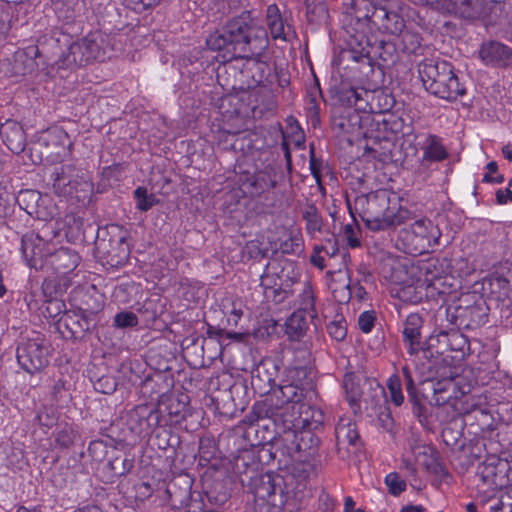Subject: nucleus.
Here are the masks:
<instances>
[{
    "label": "nucleus",
    "instance_id": "338daca9",
    "mask_svg": "<svg viewBox=\"0 0 512 512\" xmlns=\"http://www.w3.org/2000/svg\"><path fill=\"white\" fill-rule=\"evenodd\" d=\"M370 95V92L365 89H356L355 88V104L354 106L357 109H366V105L368 104L366 99Z\"/></svg>",
    "mask_w": 512,
    "mask_h": 512
},
{
    "label": "nucleus",
    "instance_id": "393cba45",
    "mask_svg": "<svg viewBox=\"0 0 512 512\" xmlns=\"http://www.w3.org/2000/svg\"><path fill=\"white\" fill-rule=\"evenodd\" d=\"M91 316L92 314H87L84 311H69L64 313L60 321H63L64 326L70 331L73 337L81 338L94 327Z\"/></svg>",
    "mask_w": 512,
    "mask_h": 512
},
{
    "label": "nucleus",
    "instance_id": "a19ab883",
    "mask_svg": "<svg viewBox=\"0 0 512 512\" xmlns=\"http://www.w3.org/2000/svg\"><path fill=\"white\" fill-rule=\"evenodd\" d=\"M397 296L404 302L419 303L423 298L422 285H404L397 291Z\"/></svg>",
    "mask_w": 512,
    "mask_h": 512
},
{
    "label": "nucleus",
    "instance_id": "aec40b11",
    "mask_svg": "<svg viewBox=\"0 0 512 512\" xmlns=\"http://www.w3.org/2000/svg\"><path fill=\"white\" fill-rule=\"evenodd\" d=\"M47 200H49L47 196H42L40 192L32 189L21 190L16 198L21 209L28 215L41 220H46L51 216L46 211L45 202Z\"/></svg>",
    "mask_w": 512,
    "mask_h": 512
},
{
    "label": "nucleus",
    "instance_id": "9d476101",
    "mask_svg": "<svg viewBox=\"0 0 512 512\" xmlns=\"http://www.w3.org/2000/svg\"><path fill=\"white\" fill-rule=\"evenodd\" d=\"M97 256L111 267H119L128 260L130 249L125 234L117 227L98 235L95 241Z\"/></svg>",
    "mask_w": 512,
    "mask_h": 512
},
{
    "label": "nucleus",
    "instance_id": "f257e3e1",
    "mask_svg": "<svg viewBox=\"0 0 512 512\" xmlns=\"http://www.w3.org/2000/svg\"><path fill=\"white\" fill-rule=\"evenodd\" d=\"M206 44L209 49L220 52L221 62L234 59L260 60L269 46L267 30L250 11L231 18L218 31L211 34Z\"/></svg>",
    "mask_w": 512,
    "mask_h": 512
},
{
    "label": "nucleus",
    "instance_id": "2f4dec72",
    "mask_svg": "<svg viewBox=\"0 0 512 512\" xmlns=\"http://www.w3.org/2000/svg\"><path fill=\"white\" fill-rule=\"evenodd\" d=\"M422 150L424 161L440 162L448 157L446 148L441 143L440 138L435 135H429L426 138Z\"/></svg>",
    "mask_w": 512,
    "mask_h": 512
},
{
    "label": "nucleus",
    "instance_id": "4be33fe9",
    "mask_svg": "<svg viewBox=\"0 0 512 512\" xmlns=\"http://www.w3.org/2000/svg\"><path fill=\"white\" fill-rule=\"evenodd\" d=\"M0 136L10 151L19 154L25 149L26 134L22 126L14 121L7 120L0 126Z\"/></svg>",
    "mask_w": 512,
    "mask_h": 512
},
{
    "label": "nucleus",
    "instance_id": "bf43d9fd",
    "mask_svg": "<svg viewBox=\"0 0 512 512\" xmlns=\"http://www.w3.org/2000/svg\"><path fill=\"white\" fill-rule=\"evenodd\" d=\"M48 305L46 307V312L49 317H57L59 314H61L65 308V304L63 301L58 299H48L47 300Z\"/></svg>",
    "mask_w": 512,
    "mask_h": 512
},
{
    "label": "nucleus",
    "instance_id": "39448f33",
    "mask_svg": "<svg viewBox=\"0 0 512 512\" xmlns=\"http://www.w3.org/2000/svg\"><path fill=\"white\" fill-rule=\"evenodd\" d=\"M418 73L426 91L441 99L455 101L466 94L453 65L441 59H425L418 65Z\"/></svg>",
    "mask_w": 512,
    "mask_h": 512
},
{
    "label": "nucleus",
    "instance_id": "58836bf2",
    "mask_svg": "<svg viewBox=\"0 0 512 512\" xmlns=\"http://www.w3.org/2000/svg\"><path fill=\"white\" fill-rule=\"evenodd\" d=\"M134 198L136 199V208L142 212L148 211L159 202L154 194H148L147 189L142 186L134 190Z\"/></svg>",
    "mask_w": 512,
    "mask_h": 512
},
{
    "label": "nucleus",
    "instance_id": "a211bd4d",
    "mask_svg": "<svg viewBox=\"0 0 512 512\" xmlns=\"http://www.w3.org/2000/svg\"><path fill=\"white\" fill-rule=\"evenodd\" d=\"M279 269L280 265L278 263H268L260 279L265 297L272 299L276 303H281L288 296V291L282 287L283 283L278 273Z\"/></svg>",
    "mask_w": 512,
    "mask_h": 512
},
{
    "label": "nucleus",
    "instance_id": "8fccbe9b",
    "mask_svg": "<svg viewBox=\"0 0 512 512\" xmlns=\"http://www.w3.org/2000/svg\"><path fill=\"white\" fill-rule=\"evenodd\" d=\"M108 466L114 475L122 476L127 474L131 470L133 464L131 460L127 458L115 457L114 459L108 462Z\"/></svg>",
    "mask_w": 512,
    "mask_h": 512
},
{
    "label": "nucleus",
    "instance_id": "f3484780",
    "mask_svg": "<svg viewBox=\"0 0 512 512\" xmlns=\"http://www.w3.org/2000/svg\"><path fill=\"white\" fill-rule=\"evenodd\" d=\"M423 391H432V396L423 394V397L430 405L443 406L448 404L452 399L457 398V384L453 379L442 380H425L423 383Z\"/></svg>",
    "mask_w": 512,
    "mask_h": 512
},
{
    "label": "nucleus",
    "instance_id": "774afa93",
    "mask_svg": "<svg viewBox=\"0 0 512 512\" xmlns=\"http://www.w3.org/2000/svg\"><path fill=\"white\" fill-rule=\"evenodd\" d=\"M499 512H512V496L504 495L500 498L499 504L496 507Z\"/></svg>",
    "mask_w": 512,
    "mask_h": 512
},
{
    "label": "nucleus",
    "instance_id": "f03ea898",
    "mask_svg": "<svg viewBox=\"0 0 512 512\" xmlns=\"http://www.w3.org/2000/svg\"><path fill=\"white\" fill-rule=\"evenodd\" d=\"M354 208L372 231H389L414 219V213L400 204L392 191L378 189L354 199Z\"/></svg>",
    "mask_w": 512,
    "mask_h": 512
},
{
    "label": "nucleus",
    "instance_id": "e2e57ef3",
    "mask_svg": "<svg viewBox=\"0 0 512 512\" xmlns=\"http://www.w3.org/2000/svg\"><path fill=\"white\" fill-rule=\"evenodd\" d=\"M309 165H310L311 174L319 182L321 179L320 170H321L322 162H321V160H319L315 157L313 147L310 148Z\"/></svg>",
    "mask_w": 512,
    "mask_h": 512
},
{
    "label": "nucleus",
    "instance_id": "a18cd8bd",
    "mask_svg": "<svg viewBox=\"0 0 512 512\" xmlns=\"http://www.w3.org/2000/svg\"><path fill=\"white\" fill-rule=\"evenodd\" d=\"M110 447L103 440H94L91 441L88 447V454L95 462H102L108 452Z\"/></svg>",
    "mask_w": 512,
    "mask_h": 512
},
{
    "label": "nucleus",
    "instance_id": "cd10ccee",
    "mask_svg": "<svg viewBox=\"0 0 512 512\" xmlns=\"http://www.w3.org/2000/svg\"><path fill=\"white\" fill-rule=\"evenodd\" d=\"M271 368L273 372H270V369L266 363H260L252 371V387L256 390H259V392L262 394H266L269 393L270 391L275 390V379L273 375L276 369L274 365H271Z\"/></svg>",
    "mask_w": 512,
    "mask_h": 512
},
{
    "label": "nucleus",
    "instance_id": "3c124183",
    "mask_svg": "<svg viewBox=\"0 0 512 512\" xmlns=\"http://www.w3.org/2000/svg\"><path fill=\"white\" fill-rule=\"evenodd\" d=\"M138 324V317L130 311L119 312L114 317V326L117 328L134 327Z\"/></svg>",
    "mask_w": 512,
    "mask_h": 512
},
{
    "label": "nucleus",
    "instance_id": "c03bdc74",
    "mask_svg": "<svg viewBox=\"0 0 512 512\" xmlns=\"http://www.w3.org/2000/svg\"><path fill=\"white\" fill-rule=\"evenodd\" d=\"M387 388L390 393L391 401L400 406L404 402V395L401 389V380L397 375L391 376L387 381Z\"/></svg>",
    "mask_w": 512,
    "mask_h": 512
},
{
    "label": "nucleus",
    "instance_id": "c9c22d12",
    "mask_svg": "<svg viewBox=\"0 0 512 512\" xmlns=\"http://www.w3.org/2000/svg\"><path fill=\"white\" fill-rule=\"evenodd\" d=\"M70 286L67 277L55 274L48 276L42 283V291L45 297L54 299V296L62 294Z\"/></svg>",
    "mask_w": 512,
    "mask_h": 512
},
{
    "label": "nucleus",
    "instance_id": "6ab92c4d",
    "mask_svg": "<svg viewBox=\"0 0 512 512\" xmlns=\"http://www.w3.org/2000/svg\"><path fill=\"white\" fill-rule=\"evenodd\" d=\"M479 56L486 65L501 68L512 65V49L498 41L483 43Z\"/></svg>",
    "mask_w": 512,
    "mask_h": 512
},
{
    "label": "nucleus",
    "instance_id": "b1692460",
    "mask_svg": "<svg viewBox=\"0 0 512 512\" xmlns=\"http://www.w3.org/2000/svg\"><path fill=\"white\" fill-rule=\"evenodd\" d=\"M266 24L273 39L287 40V35L292 31L287 17L282 15L276 4L267 7Z\"/></svg>",
    "mask_w": 512,
    "mask_h": 512
},
{
    "label": "nucleus",
    "instance_id": "c85d7f7f",
    "mask_svg": "<svg viewBox=\"0 0 512 512\" xmlns=\"http://www.w3.org/2000/svg\"><path fill=\"white\" fill-rule=\"evenodd\" d=\"M343 388L350 406L354 410L360 409V400L364 393V378H360L353 372L346 373L343 379Z\"/></svg>",
    "mask_w": 512,
    "mask_h": 512
},
{
    "label": "nucleus",
    "instance_id": "5fc2aeb1",
    "mask_svg": "<svg viewBox=\"0 0 512 512\" xmlns=\"http://www.w3.org/2000/svg\"><path fill=\"white\" fill-rule=\"evenodd\" d=\"M161 1L162 0H123L127 7L137 12L153 8L159 5Z\"/></svg>",
    "mask_w": 512,
    "mask_h": 512
},
{
    "label": "nucleus",
    "instance_id": "c756f323",
    "mask_svg": "<svg viewBox=\"0 0 512 512\" xmlns=\"http://www.w3.org/2000/svg\"><path fill=\"white\" fill-rule=\"evenodd\" d=\"M333 128L342 133L353 134L361 128V116L357 109L344 108L333 119Z\"/></svg>",
    "mask_w": 512,
    "mask_h": 512
},
{
    "label": "nucleus",
    "instance_id": "6e6552de",
    "mask_svg": "<svg viewBox=\"0 0 512 512\" xmlns=\"http://www.w3.org/2000/svg\"><path fill=\"white\" fill-rule=\"evenodd\" d=\"M412 221L408 228L400 232V238L409 254L421 255L439 244L441 231L430 219L426 217L416 219L414 214Z\"/></svg>",
    "mask_w": 512,
    "mask_h": 512
},
{
    "label": "nucleus",
    "instance_id": "603ef678",
    "mask_svg": "<svg viewBox=\"0 0 512 512\" xmlns=\"http://www.w3.org/2000/svg\"><path fill=\"white\" fill-rule=\"evenodd\" d=\"M96 391L103 394H112L117 388V381L113 376L104 375L94 383Z\"/></svg>",
    "mask_w": 512,
    "mask_h": 512
},
{
    "label": "nucleus",
    "instance_id": "72a5a7b5",
    "mask_svg": "<svg viewBox=\"0 0 512 512\" xmlns=\"http://www.w3.org/2000/svg\"><path fill=\"white\" fill-rule=\"evenodd\" d=\"M71 166L56 167L51 175L53 188L58 194L72 193Z\"/></svg>",
    "mask_w": 512,
    "mask_h": 512
},
{
    "label": "nucleus",
    "instance_id": "473e14b6",
    "mask_svg": "<svg viewBox=\"0 0 512 512\" xmlns=\"http://www.w3.org/2000/svg\"><path fill=\"white\" fill-rule=\"evenodd\" d=\"M289 382L305 388L309 395L313 394V373L306 366H294L288 370Z\"/></svg>",
    "mask_w": 512,
    "mask_h": 512
},
{
    "label": "nucleus",
    "instance_id": "7ed1b4c3",
    "mask_svg": "<svg viewBox=\"0 0 512 512\" xmlns=\"http://www.w3.org/2000/svg\"><path fill=\"white\" fill-rule=\"evenodd\" d=\"M103 37L99 32L72 41L67 34H53L42 48L57 58L59 68L81 67L104 57Z\"/></svg>",
    "mask_w": 512,
    "mask_h": 512
},
{
    "label": "nucleus",
    "instance_id": "37998d69",
    "mask_svg": "<svg viewBox=\"0 0 512 512\" xmlns=\"http://www.w3.org/2000/svg\"><path fill=\"white\" fill-rule=\"evenodd\" d=\"M505 12V3L501 1L485 0V13L482 18H487L490 23H496L499 18L503 16Z\"/></svg>",
    "mask_w": 512,
    "mask_h": 512
},
{
    "label": "nucleus",
    "instance_id": "69168bd1",
    "mask_svg": "<svg viewBox=\"0 0 512 512\" xmlns=\"http://www.w3.org/2000/svg\"><path fill=\"white\" fill-rule=\"evenodd\" d=\"M315 87H312L308 93L309 102L311 104L310 110H313L314 112L318 111V104H317V96H322V91L320 89V84L317 79H315Z\"/></svg>",
    "mask_w": 512,
    "mask_h": 512
},
{
    "label": "nucleus",
    "instance_id": "1a4fd4ad",
    "mask_svg": "<svg viewBox=\"0 0 512 512\" xmlns=\"http://www.w3.org/2000/svg\"><path fill=\"white\" fill-rule=\"evenodd\" d=\"M50 346L45 336L38 332L22 337L16 349L18 364L26 372L33 374L49 364Z\"/></svg>",
    "mask_w": 512,
    "mask_h": 512
},
{
    "label": "nucleus",
    "instance_id": "ddd939ff",
    "mask_svg": "<svg viewBox=\"0 0 512 512\" xmlns=\"http://www.w3.org/2000/svg\"><path fill=\"white\" fill-rule=\"evenodd\" d=\"M161 418L158 408L145 404L138 405L129 412L128 425L136 435L147 437L160 425Z\"/></svg>",
    "mask_w": 512,
    "mask_h": 512
},
{
    "label": "nucleus",
    "instance_id": "49530a36",
    "mask_svg": "<svg viewBox=\"0 0 512 512\" xmlns=\"http://www.w3.org/2000/svg\"><path fill=\"white\" fill-rule=\"evenodd\" d=\"M385 484L388 487L390 494L398 496L406 490V482L396 472L389 473L385 477Z\"/></svg>",
    "mask_w": 512,
    "mask_h": 512
},
{
    "label": "nucleus",
    "instance_id": "4468645a",
    "mask_svg": "<svg viewBox=\"0 0 512 512\" xmlns=\"http://www.w3.org/2000/svg\"><path fill=\"white\" fill-rule=\"evenodd\" d=\"M336 447L341 458L360 446V436L356 423L350 418H340L335 427Z\"/></svg>",
    "mask_w": 512,
    "mask_h": 512
},
{
    "label": "nucleus",
    "instance_id": "9b49d317",
    "mask_svg": "<svg viewBox=\"0 0 512 512\" xmlns=\"http://www.w3.org/2000/svg\"><path fill=\"white\" fill-rule=\"evenodd\" d=\"M476 474L491 490L506 488L512 485V456L502 458L490 455L478 465Z\"/></svg>",
    "mask_w": 512,
    "mask_h": 512
},
{
    "label": "nucleus",
    "instance_id": "a878e982",
    "mask_svg": "<svg viewBox=\"0 0 512 512\" xmlns=\"http://www.w3.org/2000/svg\"><path fill=\"white\" fill-rule=\"evenodd\" d=\"M423 319L418 313H411L406 317L403 328L404 341L409 344L408 352L417 354L420 349L421 328Z\"/></svg>",
    "mask_w": 512,
    "mask_h": 512
},
{
    "label": "nucleus",
    "instance_id": "e433bc0d",
    "mask_svg": "<svg viewBox=\"0 0 512 512\" xmlns=\"http://www.w3.org/2000/svg\"><path fill=\"white\" fill-rule=\"evenodd\" d=\"M302 218L306 222V232L314 235L320 232L322 228V217L317 207L312 203H307L301 210Z\"/></svg>",
    "mask_w": 512,
    "mask_h": 512
},
{
    "label": "nucleus",
    "instance_id": "bb28decb",
    "mask_svg": "<svg viewBox=\"0 0 512 512\" xmlns=\"http://www.w3.org/2000/svg\"><path fill=\"white\" fill-rule=\"evenodd\" d=\"M385 395L384 388L375 379L364 378V393L361 396L360 405L363 403L366 410L376 411L380 408Z\"/></svg>",
    "mask_w": 512,
    "mask_h": 512
},
{
    "label": "nucleus",
    "instance_id": "20e7f679",
    "mask_svg": "<svg viewBox=\"0 0 512 512\" xmlns=\"http://www.w3.org/2000/svg\"><path fill=\"white\" fill-rule=\"evenodd\" d=\"M295 479L291 475L283 476L274 472L256 473L249 477L248 492L255 499L279 508L281 512H300L302 503L292 493Z\"/></svg>",
    "mask_w": 512,
    "mask_h": 512
},
{
    "label": "nucleus",
    "instance_id": "864d4df0",
    "mask_svg": "<svg viewBox=\"0 0 512 512\" xmlns=\"http://www.w3.org/2000/svg\"><path fill=\"white\" fill-rule=\"evenodd\" d=\"M327 331L333 339L342 341L347 335L346 321L344 319L331 321L327 325Z\"/></svg>",
    "mask_w": 512,
    "mask_h": 512
},
{
    "label": "nucleus",
    "instance_id": "2eb2a0df",
    "mask_svg": "<svg viewBox=\"0 0 512 512\" xmlns=\"http://www.w3.org/2000/svg\"><path fill=\"white\" fill-rule=\"evenodd\" d=\"M80 262L78 253L70 248L61 247L50 253L44 260L45 268L54 274L65 276L75 270Z\"/></svg>",
    "mask_w": 512,
    "mask_h": 512
},
{
    "label": "nucleus",
    "instance_id": "4c0bfd02",
    "mask_svg": "<svg viewBox=\"0 0 512 512\" xmlns=\"http://www.w3.org/2000/svg\"><path fill=\"white\" fill-rule=\"evenodd\" d=\"M423 394H426L423 390L421 394L418 391L408 394L409 401L412 404V412L421 423L426 421L430 415L425 404L428 401L423 397Z\"/></svg>",
    "mask_w": 512,
    "mask_h": 512
},
{
    "label": "nucleus",
    "instance_id": "423d86ee",
    "mask_svg": "<svg viewBox=\"0 0 512 512\" xmlns=\"http://www.w3.org/2000/svg\"><path fill=\"white\" fill-rule=\"evenodd\" d=\"M311 397L305 392V388L291 382L283 384L273 390L270 398L257 403L253 407L258 419H271L275 426H278L284 418L294 412L304 399Z\"/></svg>",
    "mask_w": 512,
    "mask_h": 512
},
{
    "label": "nucleus",
    "instance_id": "0eeeda50",
    "mask_svg": "<svg viewBox=\"0 0 512 512\" xmlns=\"http://www.w3.org/2000/svg\"><path fill=\"white\" fill-rule=\"evenodd\" d=\"M278 438H274L272 447L276 450L273 452L271 449L261 448L260 453L268 455V460L277 457L278 450H281L282 455L292 457L295 453L304 452L308 456H312L320 443V438L316 435V431L288 428L282 425L275 426Z\"/></svg>",
    "mask_w": 512,
    "mask_h": 512
},
{
    "label": "nucleus",
    "instance_id": "f704fd0d",
    "mask_svg": "<svg viewBox=\"0 0 512 512\" xmlns=\"http://www.w3.org/2000/svg\"><path fill=\"white\" fill-rule=\"evenodd\" d=\"M250 185L254 188L253 193L261 194L266 190L275 188L277 185L276 174L272 168H266L256 173L250 180Z\"/></svg>",
    "mask_w": 512,
    "mask_h": 512
},
{
    "label": "nucleus",
    "instance_id": "dca6fc26",
    "mask_svg": "<svg viewBox=\"0 0 512 512\" xmlns=\"http://www.w3.org/2000/svg\"><path fill=\"white\" fill-rule=\"evenodd\" d=\"M46 241L38 234H25L21 241V252L31 268L44 269V260L50 253L45 246Z\"/></svg>",
    "mask_w": 512,
    "mask_h": 512
},
{
    "label": "nucleus",
    "instance_id": "13d9d810",
    "mask_svg": "<svg viewBox=\"0 0 512 512\" xmlns=\"http://www.w3.org/2000/svg\"><path fill=\"white\" fill-rule=\"evenodd\" d=\"M359 46H360V49L351 48L349 51H347L349 58L355 62H363L364 59L369 61L370 60L369 48L361 46V44H359Z\"/></svg>",
    "mask_w": 512,
    "mask_h": 512
},
{
    "label": "nucleus",
    "instance_id": "de8ad7c7",
    "mask_svg": "<svg viewBox=\"0 0 512 512\" xmlns=\"http://www.w3.org/2000/svg\"><path fill=\"white\" fill-rule=\"evenodd\" d=\"M79 438L77 431L71 427H64L56 436V443L63 448L71 447Z\"/></svg>",
    "mask_w": 512,
    "mask_h": 512
},
{
    "label": "nucleus",
    "instance_id": "412c9836",
    "mask_svg": "<svg viewBox=\"0 0 512 512\" xmlns=\"http://www.w3.org/2000/svg\"><path fill=\"white\" fill-rule=\"evenodd\" d=\"M369 17L373 24L393 35L402 33L405 27L403 17L396 11L389 10L386 7L374 8Z\"/></svg>",
    "mask_w": 512,
    "mask_h": 512
},
{
    "label": "nucleus",
    "instance_id": "f8f14e48",
    "mask_svg": "<svg viewBox=\"0 0 512 512\" xmlns=\"http://www.w3.org/2000/svg\"><path fill=\"white\" fill-rule=\"evenodd\" d=\"M324 423V412L319 407L304 402L288 417L284 418L280 425L288 428L319 431Z\"/></svg>",
    "mask_w": 512,
    "mask_h": 512
},
{
    "label": "nucleus",
    "instance_id": "6e6d98bb",
    "mask_svg": "<svg viewBox=\"0 0 512 512\" xmlns=\"http://www.w3.org/2000/svg\"><path fill=\"white\" fill-rule=\"evenodd\" d=\"M337 99L342 105L346 106V108H352L355 104V88H341L337 92Z\"/></svg>",
    "mask_w": 512,
    "mask_h": 512
},
{
    "label": "nucleus",
    "instance_id": "79ce46f5",
    "mask_svg": "<svg viewBox=\"0 0 512 512\" xmlns=\"http://www.w3.org/2000/svg\"><path fill=\"white\" fill-rule=\"evenodd\" d=\"M299 297V308L297 310H302L305 314H308L311 319L314 318L316 316V312L314 309L315 302L312 288L310 286H306Z\"/></svg>",
    "mask_w": 512,
    "mask_h": 512
},
{
    "label": "nucleus",
    "instance_id": "680f3d73",
    "mask_svg": "<svg viewBox=\"0 0 512 512\" xmlns=\"http://www.w3.org/2000/svg\"><path fill=\"white\" fill-rule=\"evenodd\" d=\"M176 403H174L173 401L169 404L168 406V414L171 416V417H174L176 418V420H180V419H184L185 418V413H184V410H185V404L180 402L179 400H176L175 401Z\"/></svg>",
    "mask_w": 512,
    "mask_h": 512
},
{
    "label": "nucleus",
    "instance_id": "7c9ffc66",
    "mask_svg": "<svg viewBox=\"0 0 512 512\" xmlns=\"http://www.w3.org/2000/svg\"><path fill=\"white\" fill-rule=\"evenodd\" d=\"M308 314L302 310H296L286 320V334L292 340H299L303 337L308 329Z\"/></svg>",
    "mask_w": 512,
    "mask_h": 512
},
{
    "label": "nucleus",
    "instance_id": "052dcab7",
    "mask_svg": "<svg viewBox=\"0 0 512 512\" xmlns=\"http://www.w3.org/2000/svg\"><path fill=\"white\" fill-rule=\"evenodd\" d=\"M344 236L347 239L348 245L351 248H356L361 245L360 240L357 236V232L351 224H346L343 229Z\"/></svg>",
    "mask_w": 512,
    "mask_h": 512
},
{
    "label": "nucleus",
    "instance_id": "ea45409f",
    "mask_svg": "<svg viewBox=\"0 0 512 512\" xmlns=\"http://www.w3.org/2000/svg\"><path fill=\"white\" fill-rule=\"evenodd\" d=\"M401 46L407 54H416L421 48V37L418 33L412 31H402Z\"/></svg>",
    "mask_w": 512,
    "mask_h": 512
},
{
    "label": "nucleus",
    "instance_id": "09e8293b",
    "mask_svg": "<svg viewBox=\"0 0 512 512\" xmlns=\"http://www.w3.org/2000/svg\"><path fill=\"white\" fill-rule=\"evenodd\" d=\"M283 254H297L302 250V242L297 235H290L279 243L278 248Z\"/></svg>",
    "mask_w": 512,
    "mask_h": 512
},
{
    "label": "nucleus",
    "instance_id": "4d7b16f0",
    "mask_svg": "<svg viewBox=\"0 0 512 512\" xmlns=\"http://www.w3.org/2000/svg\"><path fill=\"white\" fill-rule=\"evenodd\" d=\"M375 315L372 311H365L358 318V325L362 332L369 333L374 327Z\"/></svg>",
    "mask_w": 512,
    "mask_h": 512
},
{
    "label": "nucleus",
    "instance_id": "0e129e2a",
    "mask_svg": "<svg viewBox=\"0 0 512 512\" xmlns=\"http://www.w3.org/2000/svg\"><path fill=\"white\" fill-rule=\"evenodd\" d=\"M404 382H405V388L408 394L414 393L417 391L414 383V379L412 376V373L407 365H404L401 369Z\"/></svg>",
    "mask_w": 512,
    "mask_h": 512
},
{
    "label": "nucleus",
    "instance_id": "5701e85b",
    "mask_svg": "<svg viewBox=\"0 0 512 512\" xmlns=\"http://www.w3.org/2000/svg\"><path fill=\"white\" fill-rule=\"evenodd\" d=\"M448 12L465 20L482 18L485 13V0H447Z\"/></svg>",
    "mask_w": 512,
    "mask_h": 512
}]
</instances>
